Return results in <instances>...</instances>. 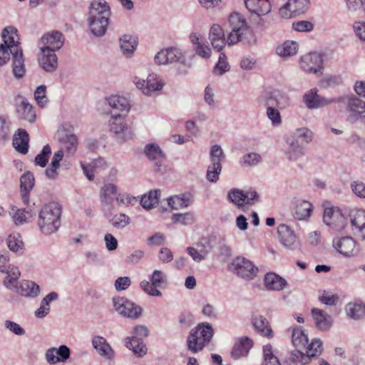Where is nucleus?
<instances>
[{
  "instance_id": "nucleus-40",
  "label": "nucleus",
  "mask_w": 365,
  "mask_h": 365,
  "mask_svg": "<svg viewBox=\"0 0 365 365\" xmlns=\"http://www.w3.org/2000/svg\"><path fill=\"white\" fill-rule=\"evenodd\" d=\"M59 142L61 144V150H65L68 154H73L78 145V139L74 134L64 133L60 138Z\"/></svg>"
},
{
  "instance_id": "nucleus-26",
  "label": "nucleus",
  "mask_w": 365,
  "mask_h": 365,
  "mask_svg": "<svg viewBox=\"0 0 365 365\" xmlns=\"http://www.w3.org/2000/svg\"><path fill=\"white\" fill-rule=\"evenodd\" d=\"M17 281L11 289L14 288L17 293L25 297H36L40 292V287L32 281L23 280L16 285Z\"/></svg>"
},
{
  "instance_id": "nucleus-63",
  "label": "nucleus",
  "mask_w": 365,
  "mask_h": 365,
  "mask_svg": "<svg viewBox=\"0 0 365 365\" xmlns=\"http://www.w3.org/2000/svg\"><path fill=\"white\" fill-rule=\"evenodd\" d=\"M210 155L212 163H221L225 158L222 148L218 145L212 146Z\"/></svg>"
},
{
  "instance_id": "nucleus-58",
  "label": "nucleus",
  "mask_w": 365,
  "mask_h": 365,
  "mask_svg": "<svg viewBox=\"0 0 365 365\" xmlns=\"http://www.w3.org/2000/svg\"><path fill=\"white\" fill-rule=\"evenodd\" d=\"M115 201L118 206H130L137 203L138 200L135 197L131 196L127 192L118 193L116 195Z\"/></svg>"
},
{
  "instance_id": "nucleus-5",
  "label": "nucleus",
  "mask_w": 365,
  "mask_h": 365,
  "mask_svg": "<svg viewBox=\"0 0 365 365\" xmlns=\"http://www.w3.org/2000/svg\"><path fill=\"white\" fill-rule=\"evenodd\" d=\"M305 353L299 350V349L293 351L291 354V361L300 365L308 364L311 357L321 354L322 343L319 339H314L310 344L305 347Z\"/></svg>"
},
{
  "instance_id": "nucleus-43",
  "label": "nucleus",
  "mask_w": 365,
  "mask_h": 365,
  "mask_svg": "<svg viewBox=\"0 0 365 365\" xmlns=\"http://www.w3.org/2000/svg\"><path fill=\"white\" fill-rule=\"evenodd\" d=\"M14 35H17V29L13 26L6 27L1 34L4 41L3 44L5 45V46H8L11 53L13 48H21L19 46L20 43L14 40Z\"/></svg>"
},
{
  "instance_id": "nucleus-28",
  "label": "nucleus",
  "mask_w": 365,
  "mask_h": 365,
  "mask_svg": "<svg viewBox=\"0 0 365 365\" xmlns=\"http://www.w3.org/2000/svg\"><path fill=\"white\" fill-rule=\"evenodd\" d=\"M253 346V342L251 339L247 336L240 338L233 346L231 351V357L237 360L241 357L246 356L250 349Z\"/></svg>"
},
{
  "instance_id": "nucleus-56",
  "label": "nucleus",
  "mask_w": 365,
  "mask_h": 365,
  "mask_svg": "<svg viewBox=\"0 0 365 365\" xmlns=\"http://www.w3.org/2000/svg\"><path fill=\"white\" fill-rule=\"evenodd\" d=\"M229 70L230 65L227 61V56L224 53H220L218 62L214 68L213 73L221 76Z\"/></svg>"
},
{
  "instance_id": "nucleus-11",
  "label": "nucleus",
  "mask_w": 365,
  "mask_h": 365,
  "mask_svg": "<svg viewBox=\"0 0 365 365\" xmlns=\"http://www.w3.org/2000/svg\"><path fill=\"white\" fill-rule=\"evenodd\" d=\"M322 57L319 53L312 52L301 58L300 67L307 73H322Z\"/></svg>"
},
{
  "instance_id": "nucleus-47",
  "label": "nucleus",
  "mask_w": 365,
  "mask_h": 365,
  "mask_svg": "<svg viewBox=\"0 0 365 365\" xmlns=\"http://www.w3.org/2000/svg\"><path fill=\"white\" fill-rule=\"evenodd\" d=\"M159 201V190H150L148 194L144 195L140 200L143 208L150 210L153 208Z\"/></svg>"
},
{
  "instance_id": "nucleus-55",
  "label": "nucleus",
  "mask_w": 365,
  "mask_h": 365,
  "mask_svg": "<svg viewBox=\"0 0 365 365\" xmlns=\"http://www.w3.org/2000/svg\"><path fill=\"white\" fill-rule=\"evenodd\" d=\"M228 199L237 206L242 207L245 204V192L239 189H232L228 192Z\"/></svg>"
},
{
  "instance_id": "nucleus-62",
  "label": "nucleus",
  "mask_w": 365,
  "mask_h": 365,
  "mask_svg": "<svg viewBox=\"0 0 365 365\" xmlns=\"http://www.w3.org/2000/svg\"><path fill=\"white\" fill-rule=\"evenodd\" d=\"M140 287L149 295L154 297H160L162 295L161 292L158 289L159 287L158 286L153 284L152 282L150 283L146 280L142 281L140 282Z\"/></svg>"
},
{
  "instance_id": "nucleus-39",
  "label": "nucleus",
  "mask_w": 365,
  "mask_h": 365,
  "mask_svg": "<svg viewBox=\"0 0 365 365\" xmlns=\"http://www.w3.org/2000/svg\"><path fill=\"white\" fill-rule=\"evenodd\" d=\"M312 210L313 206L309 202L302 200L296 205L293 215L298 220H305L311 216Z\"/></svg>"
},
{
  "instance_id": "nucleus-50",
  "label": "nucleus",
  "mask_w": 365,
  "mask_h": 365,
  "mask_svg": "<svg viewBox=\"0 0 365 365\" xmlns=\"http://www.w3.org/2000/svg\"><path fill=\"white\" fill-rule=\"evenodd\" d=\"M263 365H281L277 356L274 354L271 344H268L263 346Z\"/></svg>"
},
{
  "instance_id": "nucleus-45",
  "label": "nucleus",
  "mask_w": 365,
  "mask_h": 365,
  "mask_svg": "<svg viewBox=\"0 0 365 365\" xmlns=\"http://www.w3.org/2000/svg\"><path fill=\"white\" fill-rule=\"evenodd\" d=\"M297 50L298 44L297 42L287 41L277 47L276 52L279 56L285 58L295 55Z\"/></svg>"
},
{
  "instance_id": "nucleus-32",
  "label": "nucleus",
  "mask_w": 365,
  "mask_h": 365,
  "mask_svg": "<svg viewBox=\"0 0 365 365\" xmlns=\"http://www.w3.org/2000/svg\"><path fill=\"white\" fill-rule=\"evenodd\" d=\"M144 153L150 160L155 161V165L158 169L161 167L165 157L158 145L147 144L144 148Z\"/></svg>"
},
{
  "instance_id": "nucleus-27",
  "label": "nucleus",
  "mask_w": 365,
  "mask_h": 365,
  "mask_svg": "<svg viewBox=\"0 0 365 365\" xmlns=\"http://www.w3.org/2000/svg\"><path fill=\"white\" fill-rule=\"evenodd\" d=\"M118 194V187L113 183L106 182L101 187L99 197L100 202L103 206H109L113 204Z\"/></svg>"
},
{
  "instance_id": "nucleus-31",
  "label": "nucleus",
  "mask_w": 365,
  "mask_h": 365,
  "mask_svg": "<svg viewBox=\"0 0 365 365\" xmlns=\"http://www.w3.org/2000/svg\"><path fill=\"white\" fill-rule=\"evenodd\" d=\"M267 103L268 106H276L280 109H283L289 105V98L286 93L276 90L269 93L267 98Z\"/></svg>"
},
{
  "instance_id": "nucleus-49",
  "label": "nucleus",
  "mask_w": 365,
  "mask_h": 365,
  "mask_svg": "<svg viewBox=\"0 0 365 365\" xmlns=\"http://www.w3.org/2000/svg\"><path fill=\"white\" fill-rule=\"evenodd\" d=\"M292 339L297 349L305 348L308 344V337L301 329H293Z\"/></svg>"
},
{
  "instance_id": "nucleus-52",
  "label": "nucleus",
  "mask_w": 365,
  "mask_h": 365,
  "mask_svg": "<svg viewBox=\"0 0 365 365\" xmlns=\"http://www.w3.org/2000/svg\"><path fill=\"white\" fill-rule=\"evenodd\" d=\"M130 222V218L125 214L120 213L115 215L110 220V223L114 227L117 229H123Z\"/></svg>"
},
{
  "instance_id": "nucleus-41",
  "label": "nucleus",
  "mask_w": 365,
  "mask_h": 365,
  "mask_svg": "<svg viewBox=\"0 0 365 365\" xmlns=\"http://www.w3.org/2000/svg\"><path fill=\"white\" fill-rule=\"evenodd\" d=\"M9 215L12 217L14 223L16 225H20L26 222L29 218L32 217L34 215V213L31 210H26V209H19L18 207L13 206L9 212Z\"/></svg>"
},
{
  "instance_id": "nucleus-57",
  "label": "nucleus",
  "mask_w": 365,
  "mask_h": 365,
  "mask_svg": "<svg viewBox=\"0 0 365 365\" xmlns=\"http://www.w3.org/2000/svg\"><path fill=\"white\" fill-rule=\"evenodd\" d=\"M222 170L221 163H212L207 170V179L211 182H216Z\"/></svg>"
},
{
  "instance_id": "nucleus-64",
  "label": "nucleus",
  "mask_w": 365,
  "mask_h": 365,
  "mask_svg": "<svg viewBox=\"0 0 365 365\" xmlns=\"http://www.w3.org/2000/svg\"><path fill=\"white\" fill-rule=\"evenodd\" d=\"M312 132L307 128H298L295 130L293 136L290 138H294L295 139L301 138L306 143H309L312 140Z\"/></svg>"
},
{
  "instance_id": "nucleus-46",
  "label": "nucleus",
  "mask_w": 365,
  "mask_h": 365,
  "mask_svg": "<svg viewBox=\"0 0 365 365\" xmlns=\"http://www.w3.org/2000/svg\"><path fill=\"white\" fill-rule=\"evenodd\" d=\"M347 315L353 319L358 320L365 317V305L362 304L349 303L346 307Z\"/></svg>"
},
{
  "instance_id": "nucleus-29",
  "label": "nucleus",
  "mask_w": 365,
  "mask_h": 365,
  "mask_svg": "<svg viewBox=\"0 0 365 365\" xmlns=\"http://www.w3.org/2000/svg\"><path fill=\"white\" fill-rule=\"evenodd\" d=\"M311 312L317 329L321 331H327L331 327L333 324L332 318L325 311L313 308Z\"/></svg>"
},
{
  "instance_id": "nucleus-10",
  "label": "nucleus",
  "mask_w": 365,
  "mask_h": 365,
  "mask_svg": "<svg viewBox=\"0 0 365 365\" xmlns=\"http://www.w3.org/2000/svg\"><path fill=\"white\" fill-rule=\"evenodd\" d=\"M234 272L244 279H253L257 276L258 268L245 257L235 258L232 264Z\"/></svg>"
},
{
  "instance_id": "nucleus-37",
  "label": "nucleus",
  "mask_w": 365,
  "mask_h": 365,
  "mask_svg": "<svg viewBox=\"0 0 365 365\" xmlns=\"http://www.w3.org/2000/svg\"><path fill=\"white\" fill-rule=\"evenodd\" d=\"M89 28L91 33L97 37L105 35L109 24V19L101 17L100 19L88 18Z\"/></svg>"
},
{
  "instance_id": "nucleus-44",
  "label": "nucleus",
  "mask_w": 365,
  "mask_h": 365,
  "mask_svg": "<svg viewBox=\"0 0 365 365\" xmlns=\"http://www.w3.org/2000/svg\"><path fill=\"white\" fill-rule=\"evenodd\" d=\"M108 105L110 108L121 112H128L130 108L128 100L121 96H111L108 99Z\"/></svg>"
},
{
  "instance_id": "nucleus-16",
  "label": "nucleus",
  "mask_w": 365,
  "mask_h": 365,
  "mask_svg": "<svg viewBox=\"0 0 365 365\" xmlns=\"http://www.w3.org/2000/svg\"><path fill=\"white\" fill-rule=\"evenodd\" d=\"M277 235L280 243L287 249L294 250L298 245L297 237L289 227L285 224H281L277 227Z\"/></svg>"
},
{
  "instance_id": "nucleus-59",
  "label": "nucleus",
  "mask_w": 365,
  "mask_h": 365,
  "mask_svg": "<svg viewBox=\"0 0 365 365\" xmlns=\"http://www.w3.org/2000/svg\"><path fill=\"white\" fill-rule=\"evenodd\" d=\"M6 244L11 251L17 252L23 249L24 242L19 235H10L6 239Z\"/></svg>"
},
{
  "instance_id": "nucleus-53",
  "label": "nucleus",
  "mask_w": 365,
  "mask_h": 365,
  "mask_svg": "<svg viewBox=\"0 0 365 365\" xmlns=\"http://www.w3.org/2000/svg\"><path fill=\"white\" fill-rule=\"evenodd\" d=\"M51 154V148L48 145L43 146L42 150L35 158V164L41 168L46 167Z\"/></svg>"
},
{
  "instance_id": "nucleus-19",
  "label": "nucleus",
  "mask_w": 365,
  "mask_h": 365,
  "mask_svg": "<svg viewBox=\"0 0 365 365\" xmlns=\"http://www.w3.org/2000/svg\"><path fill=\"white\" fill-rule=\"evenodd\" d=\"M38 60L40 67L46 72L53 73L57 69V56L52 50L41 48V54Z\"/></svg>"
},
{
  "instance_id": "nucleus-35",
  "label": "nucleus",
  "mask_w": 365,
  "mask_h": 365,
  "mask_svg": "<svg viewBox=\"0 0 365 365\" xmlns=\"http://www.w3.org/2000/svg\"><path fill=\"white\" fill-rule=\"evenodd\" d=\"M192 202V195L189 192L182 193L168 198V203L173 210L187 207Z\"/></svg>"
},
{
  "instance_id": "nucleus-12",
  "label": "nucleus",
  "mask_w": 365,
  "mask_h": 365,
  "mask_svg": "<svg viewBox=\"0 0 365 365\" xmlns=\"http://www.w3.org/2000/svg\"><path fill=\"white\" fill-rule=\"evenodd\" d=\"M133 83L143 94L150 96L153 92L162 89L163 84L157 78L155 74H150L146 80L135 76L133 78Z\"/></svg>"
},
{
  "instance_id": "nucleus-8",
  "label": "nucleus",
  "mask_w": 365,
  "mask_h": 365,
  "mask_svg": "<svg viewBox=\"0 0 365 365\" xmlns=\"http://www.w3.org/2000/svg\"><path fill=\"white\" fill-rule=\"evenodd\" d=\"M9 262V252L4 251L3 253H0V272L7 274L3 284L7 289H11L14 283L20 277L21 272L18 267L11 266L10 264L6 265Z\"/></svg>"
},
{
  "instance_id": "nucleus-13",
  "label": "nucleus",
  "mask_w": 365,
  "mask_h": 365,
  "mask_svg": "<svg viewBox=\"0 0 365 365\" xmlns=\"http://www.w3.org/2000/svg\"><path fill=\"white\" fill-rule=\"evenodd\" d=\"M334 247L345 257H354L359 252V248L356 247V242L351 237L335 238L333 240Z\"/></svg>"
},
{
  "instance_id": "nucleus-18",
  "label": "nucleus",
  "mask_w": 365,
  "mask_h": 365,
  "mask_svg": "<svg viewBox=\"0 0 365 365\" xmlns=\"http://www.w3.org/2000/svg\"><path fill=\"white\" fill-rule=\"evenodd\" d=\"M65 38L63 34L56 30L46 33L41 37L42 48H48L53 52L58 51L63 45Z\"/></svg>"
},
{
  "instance_id": "nucleus-33",
  "label": "nucleus",
  "mask_w": 365,
  "mask_h": 365,
  "mask_svg": "<svg viewBox=\"0 0 365 365\" xmlns=\"http://www.w3.org/2000/svg\"><path fill=\"white\" fill-rule=\"evenodd\" d=\"M29 136L24 129H19L13 138V145L20 153L26 154L29 150Z\"/></svg>"
},
{
  "instance_id": "nucleus-6",
  "label": "nucleus",
  "mask_w": 365,
  "mask_h": 365,
  "mask_svg": "<svg viewBox=\"0 0 365 365\" xmlns=\"http://www.w3.org/2000/svg\"><path fill=\"white\" fill-rule=\"evenodd\" d=\"M155 62L158 65L179 63L187 66V61L182 51L175 47L167 48L158 52L155 56Z\"/></svg>"
},
{
  "instance_id": "nucleus-22",
  "label": "nucleus",
  "mask_w": 365,
  "mask_h": 365,
  "mask_svg": "<svg viewBox=\"0 0 365 365\" xmlns=\"http://www.w3.org/2000/svg\"><path fill=\"white\" fill-rule=\"evenodd\" d=\"M12 72L17 79L22 78L26 73L25 58L21 48L14 47L11 49Z\"/></svg>"
},
{
  "instance_id": "nucleus-17",
  "label": "nucleus",
  "mask_w": 365,
  "mask_h": 365,
  "mask_svg": "<svg viewBox=\"0 0 365 365\" xmlns=\"http://www.w3.org/2000/svg\"><path fill=\"white\" fill-rule=\"evenodd\" d=\"M347 109L350 112L348 120L355 123L359 120H365V102L356 97L349 99Z\"/></svg>"
},
{
  "instance_id": "nucleus-60",
  "label": "nucleus",
  "mask_w": 365,
  "mask_h": 365,
  "mask_svg": "<svg viewBox=\"0 0 365 365\" xmlns=\"http://www.w3.org/2000/svg\"><path fill=\"white\" fill-rule=\"evenodd\" d=\"M149 334V330L146 326L138 325L134 327L132 331V336L127 337L126 340H142L146 338Z\"/></svg>"
},
{
  "instance_id": "nucleus-3",
  "label": "nucleus",
  "mask_w": 365,
  "mask_h": 365,
  "mask_svg": "<svg viewBox=\"0 0 365 365\" xmlns=\"http://www.w3.org/2000/svg\"><path fill=\"white\" fill-rule=\"evenodd\" d=\"M214 331L208 323L199 324L187 337V349L192 353H197L209 344L213 336Z\"/></svg>"
},
{
  "instance_id": "nucleus-21",
  "label": "nucleus",
  "mask_w": 365,
  "mask_h": 365,
  "mask_svg": "<svg viewBox=\"0 0 365 365\" xmlns=\"http://www.w3.org/2000/svg\"><path fill=\"white\" fill-rule=\"evenodd\" d=\"M349 216L354 235L365 240V210H352Z\"/></svg>"
},
{
  "instance_id": "nucleus-7",
  "label": "nucleus",
  "mask_w": 365,
  "mask_h": 365,
  "mask_svg": "<svg viewBox=\"0 0 365 365\" xmlns=\"http://www.w3.org/2000/svg\"><path fill=\"white\" fill-rule=\"evenodd\" d=\"M324 222L336 231H341L346 225L347 220L337 207H329L324 209Z\"/></svg>"
},
{
  "instance_id": "nucleus-54",
  "label": "nucleus",
  "mask_w": 365,
  "mask_h": 365,
  "mask_svg": "<svg viewBox=\"0 0 365 365\" xmlns=\"http://www.w3.org/2000/svg\"><path fill=\"white\" fill-rule=\"evenodd\" d=\"M289 1H291V8L294 16L305 13L309 4V0H289Z\"/></svg>"
},
{
  "instance_id": "nucleus-48",
  "label": "nucleus",
  "mask_w": 365,
  "mask_h": 365,
  "mask_svg": "<svg viewBox=\"0 0 365 365\" xmlns=\"http://www.w3.org/2000/svg\"><path fill=\"white\" fill-rule=\"evenodd\" d=\"M126 346L131 349L134 354L138 357H142L147 354V347L142 340H127Z\"/></svg>"
},
{
  "instance_id": "nucleus-36",
  "label": "nucleus",
  "mask_w": 365,
  "mask_h": 365,
  "mask_svg": "<svg viewBox=\"0 0 365 365\" xmlns=\"http://www.w3.org/2000/svg\"><path fill=\"white\" fill-rule=\"evenodd\" d=\"M287 143L289 147L286 151V155L289 160H297L304 155V147L299 144L297 139L294 138H288Z\"/></svg>"
},
{
  "instance_id": "nucleus-15",
  "label": "nucleus",
  "mask_w": 365,
  "mask_h": 365,
  "mask_svg": "<svg viewBox=\"0 0 365 365\" xmlns=\"http://www.w3.org/2000/svg\"><path fill=\"white\" fill-rule=\"evenodd\" d=\"M71 356V350L66 345L58 348L51 347L46 351L45 359L49 364L65 363Z\"/></svg>"
},
{
  "instance_id": "nucleus-51",
  "label": "nucleus",
  "mask_w": 365,
  "mask_h": 365,
  "mask_svg": "<svg viewBox=\"0 0 365 365\" xmlns=\"http://www.w3.org/2000/svg\"><path fill=\"white\" fill-rule=\"evenodd\" d=\"M172 220L174 223H180L184 225H191L195 221V214L187 212L183 214H173Z\"/></svg>"
},
{
  "instance_id": "nucleus-20",
  "label": "nucleus",
  "mask_w": 365,
  "mask_h": 365,
  "mask_svg": "<svg viewBox=\"0 0 365 365\" xmlns=\"http://www.w3.org/2000/svg\"><path fill=\"white\" fill-rule=\"evenodd\" d=\"M244 4L252 16H264L272 11V4L269 0H244Z\"/></svg>"
},
{
  "instance_id": "nucleus-25",
  "label": "nucleus",
  "mask_w": 365,
  "mask_h": 365,
  "mask_svg": "<svg viewBox=\"0 0 365 365\" xmlns=\"http://www.w3.org/2000/svg\"><path fill=\"white\" fill-rule=\"evenodd\" d=\"M110 9L105 0H93L90 4L88 18L100 19L106 17L110 19Z\"/></svg>"
},
{
  "instance_id": "nucleus-14",
  "label": "nucleus",
  "mask_w": 365,
  "mask_h": 365,
  "mask_svg": "<svg viewBox=\"0 0 365 365\" xmlns=\"http://www.w3.org/2000/svg\"><path fill=\"white\" fill-rule=\"evenodd\" d=\"M317 88H313L304 95V102L309 109H316L336 103L335 98H327L317 93Z\"/></svg>"
},
{
  "instance_id": "nucleus-2",
  "label": "nucleus",
  "mask_w": 365,
  "mask_h": 365,
  "mask_svg": "<svg viewBox=\"0 0 365 365\" xmlns=\"http://www.w3.org/2000/svg\"><path fill=\"white\" fill-rule=\"evenodd\" d=\"M61 207L55 202L45 205L39 211L37 225L44 235L56 232L61 225Z\"/></svg>"
},
{
  "instance_id": "nucleus-42",
  "label": "nucleus",
  "mask_w": 365,
  "mask_h": 365,
  "mask_svg": "<svg viewBox=\"0 0 365 365\" xmlns=\"http://www.w3.org/2000/svg\"><path fill=\"white\" fill-rule=\"evenodd\" d=\"M252 324L255 329L262 336L271 338L273 336L272 329L267 319L262 316L253 318Z\"/></svg>"
},
{
  "instance_id": "nucleus-30",
  "label": "nucleus",
  "mask_w": 365,
  "mask_h": 365,
  "mask_svg": "<svg viewBox=\"0 0 365 365\" xmlns=\"http://www.w3.org/2000/svg\"><path fill=\"white\" fill-rule=\"evenodd\" d=\"M35 183L34 174L30 171L25 172L20 178V187L21 190V198L24 204L29 202V193Z\"/></svg>"
},
{
  "instance_id": "nucleus-34",
  "label": "nucleus",
  "mask_w": 365,
  "mask_h": 365,
  "mask_svg": "<svg viewBox=\"0 0 365 365\" xmlns=\"http://www.w3.org/2000/svg\"><path fill=\"white\" fill-rule=\"evenodd\" d=\"M264 282L266 288L273 291L282 290L287 284V282L285 279L274 272L266 274Z\"/></svg>"
},
{
  "instance_id": "nucleus-4",
  "label": "nucleus",
  "mask_w": 365,
  "mask_h": 365,
  "mask_svg": "<svg viewBox=\"0 0 365 365\" xmlns=\"http://www.w3.org/2000/svg\"><path fill=\"white\" fill-rule=\"evenodd\" d=\"M125 117V114L111 112V116L108 121L110 130L119 137L120 143L130 140L133 136V132L128 126Z\"/></svg>"
},
{
  "instance_id": "nucleus-1",
  "label": "nucleus",
  "mask_w": 365,
  "mask_h": 365,
  "mask_svg": "<svg viewBox=\"0 0 365 365\" xmlns=\"http://www.w3.org/2000/svg\"><path fill=\"white\" fill-rule=\"evenodd\" d=\"M227 24L231 29L227 42L229 45H234L238 42L252 45L256 43V36L246 17L236 10L230 13L227 17Z\"/></svg>"
},
{
  "instance_id": "nucleus-9",
  "label": "nucleus",
  "mask_w": 365,
  "mask_h": 365,
  "mask_svg": "<svg viewBox=\"0 0 365 365\" xmlns=\"http://www.w3.org/2000/svg\"><path fill=\"white\" fill-rule=\"evenodd\" d=\"M113 302L115 309L123 317L135 319L141 315L142 308L125 298H113Z\"/></svg>"
},
{
  "instance_id": "nucleus-24",
  "label": "nucleus",
  "mask_w": 365,
  "mask_h": 365,
  "mask_svg": "<svg viewBox=\"0 0 365 365\" xmlns=\"http://www.w3.org/2000/svg\"><path fill=\"white\" fill-rule=\"evenodd\" d=\"M92 345L96 352L103 358L111 360L115 356V351L107 341L101 336H94L92 338Z\"/></svg>"
},
{
  "instance_id": "nucleus-61",
  "label": "nucleus",
  "mask_w": 365,
  "mask_h": 365,
  "mask_svg": "<svg viewBox=\"0 0 365 365\" xmlns=\"http://www.w3.org/2000/svg\"><path fill=\"white\" fill-rule=\"evenodd\" d=\"M46 93V86L45 85H41L35 90L34 98L38 105L41 107H43L48 102Z\"/></svg>"
},
{
  "instance_id": "nucleus-38",
  "label": "nucleus",
  "mask_w": 365,
  "mask_h": 365,
  "mask_svg": "<svg viewBox=\"0 0 365 365\" xmlns=\"http://www.w3.org/2000/svg\"><path fill=\"white\" fill-rule=\"evenodd\" d=\"M119 41L120 50L123 55L130 57L138 45L136 38L129 34H124L120 38Z\"/></svg>"
},
{
  "instance_id": "nucleus-23",
  "label": "nucleus",
  "mask_w": 365,
  "mask_h": 365,
  "mask_svg": "<svg viewBox=\"0 0 365 365\" xmlns=\"http://www.w3.org/2000/svg\"><path fill=\"white\" fill-rule=\"evenodd\" d=\"M16 110L22 119L29 123L35 121L36 113L34 107L25 98L19 95L16 98Z\"/></svg>"
}]
</instances>
